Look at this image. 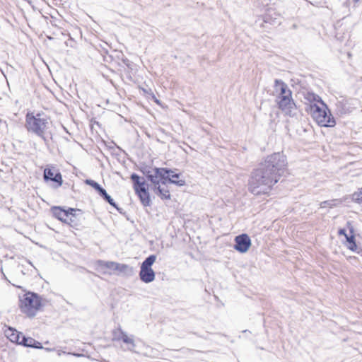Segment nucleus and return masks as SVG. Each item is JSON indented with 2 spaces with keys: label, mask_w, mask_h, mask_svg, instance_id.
I'll return each instance as SVG.
<instances>
[{
  "label": "nucleus",
  "mask_w": 362,
  "mask_h": 362,
  "mask_svg": "<svg viewBox=\"0 0 362 362\" xmlns=\"http://www.w3.org/2000/svg\"><path fill=\"white\" fill-rule=\"evenodd\" d=\"M260 165L280 179L286 170L287 160L286 156L279 152L268 156Z\"/></svg>",
  "instance_id": "5"
},
{
  "label": "nucleus",
  "mask_w": 362,
  "mask_h": 362,
  "mask_svg": "<svg viewBox=\"0 0 362 362\" xmlns=\"http://www.w3.org/2000/svg\"><path fill=\"white\" fill-rule=\"evenodd\" d=\"M279 179L262 165L252 173L249 181V189L255 194H267Z\"/></svg>",
  "instance_id": "1"
},
{
  "label": "nucleus",
  "mask_w": 362,
  "mask_h": 362,
  "mask_svg": "<svg viewBox=\"0 0 362 362\" xmlns=\"http://www.w3.org/2000/svg\"><path fill=\"white\" fill-rule=\"evenodd\" d=\"M21 345H23L25 346L28 347H33V348H37V349H42V346H41V344L34 339L31 337H25L23 335L21 337Z\"/></svg>",
  "instance_id": "16"
},
{
  "label": "nucleus",
  "mask_w": 362,
  "mask_h": 362,
  "mask_svg": "<svg viewBox=\"0 0 362 362\" xmlns=\"http://www.w3.org/2000/svg\"><path fill=\"white\" fill-rule=\"evenodd\" d=\"M129 269V267L128 265L117 263L115 270L119 271L121 272H126Z\"/></svg>",
  "instance_id": "30"
},
{
  "label": "nucleus",
  "mask_w": 362,
  "mask_h": 362,
  "mask_svg": "<svg viewBox=\"0 0 362 362\" xmlns=\"http://www.w3.org/2000/svg\"><path fill=\"white\" fill-rule=\"evenodd\" d=\"M279 14L275 11L273 8H269L267 9V12L264 16V22L269 24L279 23L277 21Z\"/></svg>",
  "instance_id": "14"
},
{
  "label": "nucleus",
  "mask_w": 362,
  "mask_h": 362,
  "mask_svg": "<svg viewBox=\"0 0 362 362\" xmlns=\"http://www.w3.org/2000/svg\"><path fill=\"white\" fill-rule=\"evenodd\" d=\"M345 237L349 244L351 243V242L355 241L354 236L353 235H348L347 234H345Z\"/></svg>",
  "instance_id": "32"
},
{
  "label": "nucleus",
  "mask_w": 362,
  "mask_h": 362,
  "mask_svg": "<svg viewBox=\"0 0 362 362\" xmlns=\"http://www.w3.org/2000/svg\"><path fill=\"white\" fill-rule=\"evenodd\" d=\"M310 111L313 119L318 125L325 127L335 126L336 121L324 102H322L320 106L316 103L310 105Z\"/></svg>",
  "instance_id": "3"
},
{
  "label": "nucleus",
  "mask_w": 362,
  "mask_h": 362,
  "mask_svg": "<svg viewBox=\"0 0 362 362\" xmlns=\"http://www.w3.org/2000/svg\"><path fill=\"white\" fill-rule=\"evenodd\" d=\"M86 183L93 187L98 193L103 189L98 182L92 180H86Z\"/></svg>",
  "instance_id": "28"
},
{
  "label": "nucleus",
  "mask_w": 362,
  "mask_h": 362,
  "mask_svg": "<svg viewBox=\"0 0 362 362\" xmlns=\"http://www.w3.org/2000/svg\"><path fill=\"white\" fill-rule=\"evenodd\" d=\"M275 101L278 107L286 115L293 116L296 110V103L292 98V95H286L277 96Z\"/></svg>",
  "instance_id": "6"
},
{
  "label": "nucleus",
  "mask_w": 362,
  "mask_h": 362,
  "mask_svg": "<svg viewBox=\"0 0 362 362\" xmlns=\"http://www.w3.org/2000/svg\"><path fill=\"white\" fill-rule=\"evenodd\" d=\"M137 195L139 196L141 202L144 206H146L150 205L151 200L148 190L141 192L138 193Z\"/></svg>",
  "instance_id": "19"
},
{
  "label": "nucleus",
  "mask_w": 362,
  "mask_h": 362,
  "mask_svg": "<svg viewBox=\"0 0 362 362\" xmlns=\"http://www.w3.org/2000/svg\"><path fill=\"white\" fill-rule=\"evenodd\" d=\"M49 122L46 115L41 113L36 115L28 113L26 115V128L28 132H31L47 143V139L45 136L49 129Z\"/></svg>",
  "instance_id": "2"
},
{
  "label": "nucleus",
  "mask_w": 362,
  "mask_h": 362,
  "mask_svg": "<svg viewBox=\"0 0 362 362\" xmlns=\"http://www.w3.org/2000/svg\"><path fill=\"white\" fill-rule=\"evenodd\" d=\"M353 199L356 200L358 203L362 204V188L360 189L359 192L354 193L353 194Z\"/></svg>",
  "instance_id": "29"
},
{
  "label": "nucleus",
  "mask_w": 362,
  "mask_h": 362,
  "mask_svg": "<svg viewBox=\"0 0 362 362\" xmlns=\"http://www.w3.org/2000/svg\"><path fill=\"white\" fill-rule=\"evenodd\" d=\"M122 341L125 344H130L131 348H129V350L133 351L134 348L135 347V343L133 338V336L129 337L127 333L123 336V338L122 339Z\"/></svg>",
  "instance_id": "25"
},
{
  "label": "nucleus",
  "mask_w": 362,
  "mask_h": 362,
  "mask_svg": "<svg viewBox=\"0 0 362 362\" xmlns=\"http://www.w3.org/2000/svg\"><path fill=\"white\" fill-rule=\"evenodd\" d=\"M342 203V201L340 199H332L327 200L320 203L321 208L329 207L333 208L334 206H339Z\"/></svg>",
  "instance_id": "21"
},
{
  "label": "nucleus",
  "mask_w": 362,
  "mask_h": 362,
  "mask_svg": "<svg viewBox=\"0 0 362 362\" xmlns=\"http://www.w3.org/2000/svg\"><path fill=\"white\" fill-rule=\"evenodd\" d=\"M159 172H160L159 170L154 169V172H153V174L152 175V178L150 177L148 179V180L153 185V189L156 188V186H159L160 185V178L159 177V175L158 174Z\"/></svg>",
  "instance_id": "22"
},
{
  "label": "nucleus",
  "mask_w": 362,
  "mask_h": 362,
  "mask_svg": "<svg viewBox=\"0 0 362 362\" xmlns=\"http://www.w3.org/2000/svg\"><path fill=\"white\" fill-rule=\"evenodd\" d=\"M140 279L144 283H151L155 279V272L151 268L141 267Z\"/></svg>",
  "instance_id": "13"
},
{
  "label": "nucleus",
  "mask_w": 362,
  "mask_h": 362,
  "mask_svg": "<svg viewBox=\"0 0 362 362\" xmlns=\"http://www.w3.org/2000/svg\"><path fill=\"white\" fill-rule=\"evenodd\" d=\"M126 334V332H124L122 329L121 327H118L117 329H115L113 331H112V336H113V339L114 340H116V341H119V340H122V339L123 338V336Z\"/></svg>",
  "instance_id": "24"
},
{
  "label": "nucleus",
  "mask_w": 362,
  "mask_h": 362,
  "mask_svg": "<svg viewBox=\"0 0 362 362\" xmlns=\"http://www.w3.org/2000/svg\"><path fill=\"white\" fill-rule=\"evenodd\" d=\"M98 264L100 266L105 267L107 269L115 270V269L117 268V263H116L115 262H110V261L104 262V261L100 260V261H98Z\"/></svg>",
  "instance_id": "26"
},
{
  "label": "nucleus",
  "mask_w": 362,
  "mask_h": 362,
  "mask_svg": "<svg viewBox=\"0 0 362 362\" xmlns=\"http://www.w3.org/2000/svg\"><path fill=\"white\" fill-rule=\"evenodd\" d=\"M304 98L308 101L310 105H313L315 103H319L321 105L322 102H324L319 95L310 92H308L305 94Z\"/></svg>",
  "instance_id": "18"
},
{
  "label": "nucleus",
  "mask_w": 362,
  "mask_h": 362,
  "mask_svg": "<svg viewBox=\"0 0 362 362\" xmlns=\"http://www.w3.org/2000/svg\"><path fill=\"white\" fill-rule=\"evenodd\" d=\"M339 235H344L345 236V234H346L345 229H340L339 230Z\"/></svg>",
  "instance_id": "34"
},
{
  "label": "nucleus",
  "mask_w": 362,
  "mask_h": 362,
  "mask_svg": "<svg viewBox=\"0 0 362 362\" xmlns=\"http://www.w3.org/2000/svg\"><path fill=\"white\" fill-rule=\"evenodd\" d=\"M42 306V299L37 294L28 292L19 299V308L22 313L30 317H34Z\"/></svg>",
  "instance_id": "4"
},
{
  "label": "nucleus",
  "mask_w": 362,
  "mask_h": 362,
  "mask_svg": "<svg viewBox=\"0 0 362 362\" xmlns=\"http://www.w3.org/2000/svg\"><path fill=\"white\" fill-rule=\"evenodd\" d=\"M99 194L100 197H102L107 202H108L111 206L116 208L118 211L119 209L118 208L117 205L115 202V201L112 199V197L107 193L106 190L105 189H103L100 192Z\"/></svg>",
  "instance_id": "20"
},
{
  "label": "nucleus",
  "mask_w": 362,
  "mask_h": 362,
  "mask_svg": "<svg viewBox=\"0 0 362 362\" xmlns=\"http://www.w3.org/2000/svg\"><path fill=\"white\" fill-rule=\"evenodd\" d=\"M154 169L159 170L160 172L158 174L160 180H168L169 183L174 184L180 187L185 185L186 182L185 180H175L170 177V173H173V170L165 168H154Z\"/></svg>",
  "instance_id": "10"
},
{
  "label": "nucleus",
  "mask_w": 362,
  "mask_h": 362,
  "mask_svg": "<svg viewBox=\"0 0 362 362\" xmlns=\"http://www.w3.org/2000/svg\"><path fill=\"white\" fill-rule=\"evenodd\" d=\"M167 182H168V180H160V184L165 185Z\"/></svg>",
  "instance_id": "35"
},
{
  "label": "nucleus",
  "mask_w": 362,
  "mask_h": 362,
  "mask_svg": "<svg viewBox=\"0 0 362 362\" xmlns=\"http://www.w3.org/2000/svg\"><path fill=\"white\" fill-rule=\"evenodd\" d=\"M0 124H3L4 125H5L6 127H7V124L5 121L4 122L0 121Z\"/></svg>",
  "instance_id": "36"
},
{
  "label": "nucleus",
  "mask_w": 362,
  "mask_h": 362,
  "mask_svg": "<svg viewBox=\"0 0 362 362\" xmlns=\"http://www.w3.org/2000/svg\"><path fill=\"white\" fill-rule=\"evenodd\" d=\"M153 190L155 193L158 194L162 199H170V194L169 190L167 188L161 187L160 185L159 186H156Z\"/></svg>",
  "instance_id": "17"
},
{
  "label": "nucleus",
  "mask_w": 362,
  "mask_h": 362,
  "mask_svg": "<svg viewBox=\"0 0 362 362\" xmlns=\"http://www.w3.org/2000/svg\"><path fill=\"white\" fill-rule=\"evenodd\" d=\"M6 335L11 341L17 343L18 344H21V337H23V335L17 330L13 328H9L6 332Z\"/></svg>",
  "instance_id": "15"
},
{
  "label": "nucleus",
  "mask_w": 362,
  "mask_h": 362,
  "mask_svg": "<svg viewBox=\"0 0 362 362\" xmlns=\"http://www.w3.org/2000/svg\"><path fill=\"white\" fill-rule=\"evenodd\" d=\"M156 259V256L154 255H151L148 256L146 259L142 262L141 267L144 268H151L152 264L155 262Z\"/></svg>",
  "instance_id": "23"
},
{
  "label": "nucleus",
  "mask_w": 362,
  "mask_h": 362,
  "mask_svg": "<svg viewBox=\"0 0 362 362\" xmlns=\"http://www.w3.org/2000/svg\"><path fill=\"white\" fill-rule=\"evenodd\" d=\"M235 243L234 248L241 253L246 252L251 245L250 237L245 233L236 236L235 238Z\"/></svg>",
  "instance_id": "9"
},
{
  "label": "nucleus",
  "mask_w": 362,
  "mask_h": 362,
  "mask_svg": "<svg viewBox=\"0 0 362 362\" xmlns=\"http://www.w3.org/2000/svg\"><path fill=\"white\" fill-rule=\"evenodd\" d=\"M141 171L148 180L150 177L152 178V175L153 174V172H154V168L144 167L141 169Z\"/></svg>",
  "instance_id": "27"
},
{
  "label": "nucleus",
  "mask_w": 362,
  "mask_h": 362,
  "mask_svg": "<svg viewBox=\"0 0 362 362\" xmlns=\"http://www.w3.org/2000/svg\"><path fill=\"white\" fill-rule=\"evenodd\" d=\"M75 209L69 208L68 210L62 209L59 206H54L52 208L53 216L60 220L61 221L70 223L73 221L72 217L74 216L73 211Z\"/></svg>",
  "instance_id": "7"
},
{
  "label": "nucleus",
  "mask_w": 362,
  "mask_h": 362,
  "mask_svg": "<svg viewBox=\"0 0 362 362\" xmlns=\"http://www.w3.org/2000/svg\"><path fill=\"white\" fill-rule=\"evenodd\" d=\"M354 1L355 2H357V1H358L359 0H354Z\"/></svg>",
  "instance_id": "37"
},
{
  "label": "nucleus",
  "mask_w": 362,
  "mask_h": 362,
  "mask_svg": "<svg viewBox=\"0 0 362 362\" xmlns=\"http://www.w3.org/2000/svg\"><path fill=\"white\" fill-rule=\"evenodd\" d=\"M274 95L282 96L286 95H292V91L288 88V85L280 79L274 81Z\"/></svg>",
  "instance_id": "11"
},
{
  "label": "nucleus",
  "mask_w": 362,
  "mask_h": 362,
  "mask_svg": "<svg viewBox=\"0 0 362 362\" xmlns=\"http://www.w3.org/2000/svg\"><path fill=\"white\" fill-rule=\"evenodd\" d=\"M180 177V173H175L173 172V173H170V177L171 179H173V180H180L179 178Z\"/></svg>",
  "instance_id": "31"
},
{
  "label": "nucleus",
  "mask_w": 362,
  "mask_h": 362,
  "mask_svg": "<svg viewBox=\"0 0 362 362\" xmlns=\"http://www.w3.org/2000/svg\"><path fill=\"white\" fill-rule=\"evenodd\" d=\"M348 247L351 250H355L356 248H357V245L355 243V241L354 242H351V243L349 244V246Z\"/></svg>",
  "instance_id": "33"
},
{
  "label": "nucleus",
  "mask_w": 362,
  "mask_h": 362,
  "mask_svg": "<svg viewBox=\"0 0 362 362\" xmlns=\"http://www.w3.org/2000/svg\"><path fill=\"white\" fill-rule=\"evenodd\" d=\"M45 181H52L57 184V187H60L62 185V176L59 171L54 166L47 167L44 170L43 175Z\"/></svg>",
  "instance_id": "8"
},
{
  "label": "nucleus",
  "mask_w": 362,
  "mask_h": 362,
  "mask_svg": "<svg viewBox=\"0 0 362 362\" xmlns=\"http://www.w3.org/2000/svg\"><path fill=\"white\" fill-rule=\"evenodd\" d=\"M131 180L134 183V188L136 194L147 190L146 183L144 178H141L138 175L133 173L131 175Z\"/></svg>",
  "instance_id": "12"
}]
</instances>
